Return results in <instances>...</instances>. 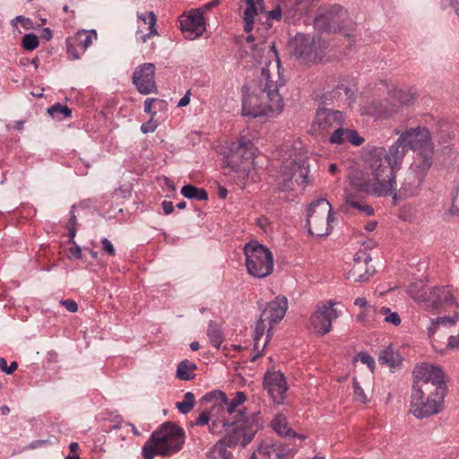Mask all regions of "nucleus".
<instances>
[{
    "mask_svg": "<svg viewBox=\"0 0 459 459\" xmlns=\"http://www.w3.org/2000/svg\"><path fill=\"white\" fill-rule=\"evenodd\" d=\"M406 148L397 139L386 151L383 147L375 148L368 153L366 176L359 184L351 185L345 189L344 203L340 211L348 213L351 209L371 216L374 209L367 204L360 195L361 193L375 196H386L394 191L395 183L394 169L399 166L405 154Z\"/></svg>",
    "mask_w": 459,
    "mask_h": 459,
    "instance_id": "obj_1",
    "label": "nucleus"
},
{
    "mask_svg": "<svg viewBox=\"0 0 459 459\" xmlns=\"http://www.w3.org/2000/svg\"><path fill=\"white\" fill-rule=\"evenodd\" d=\"M259 49L266 53L260 84L247 86V95L242 104V115L252 117L280 113L283 108V100L279 93V88L284 85V80L281 77L280 58L274 43L262 42Z\"/></svg>",
    "mask_w": 459,
    "mask_h": 459,
    "instance_id": "obj_2",
    "label": "nucleus"
},
{
    "mask_svg": "<svg viewBox=\"0 0 459 459\" xmlns=\"http://www.w3.org/2000/svg\"><path fill=\"white\" fill-rule=\"evenodd\" d=\"M413 375L415 380L410 411L418 419L427 418L441 411L446 391L442 369L423 363L414 368Z\"/></svg>",
    "mask_w": 459,
    "mask_h": 459,
    "instance_id": "obj_3",
    "label": "nucleus"
},
{
    "mask_svg": "<svg viewBox=\"0 0 459 459\" xmlns=\"http://www.w3.org/2000/svg\"><path fill=\"white\" fill-rule=\"evenodd\" d=\"M246 400L245 393L240 391L231 399L220 390L205 394L202 398L203 403H213L212 416L215 418L214 422L209 426L211 432L221 433L226 426L248 419L251 413H247L242 406Z\"/></svg>",
    "mask_w": 459,
    "mask_h": 459,
    "instance_id": "obj_4",
    "label": "nucleus"
},
{
    "mask_svg": "<svg viewBox=\"0 0 459 459\" xmlns=\"http://www.w3.org/2000/svg\"><path fill=\"white\" fill-rule=\"evenodd\" d=\"M184 443V429L173 422H166L152 432L142 453L145 459H153L156 455L170 456L180 451Z\"/></svg>",
    "mask_w": 459,
    "mask_h": 459,
    "instance_id": "obj_5",
    "label": "nucleus"
},
{
    "mask_svg": "<svg viewBox=\"0 0 459 459\" xmlns=\"http://www.w3.org/2000/svg\"><path fill=\"white\" fill-rule=\"evenodd\" d=\"M287 308V299L284 296H278L274 300L268 302L262 310L254 332V351L257 353L252 358L253 361L261 356L273 335L274 325L284 317Z\"/></svg>",
    "mask_w": 459,
    "mask_h": 459,
    "instance_id": "obj_6",
    "label": "nucleus"
},
{
    "mask_svg": "<svg viewBox=\"0 0 459 459\" xmlns=\"http://www.w3.org/2000/svg\"><path fill=\"white\" fill-rule=\"evenodd\" d=\"M256 148L249 139L241 137L230 148V152L226 158L227 166L233 170L247 171V179L255 180L256 173L253 168V163L256 157Z\"/></svg>",
    "mask_w": 459,
    "mask_h": 459,
    "instance_id": "obj_7",
    "label": "nucleus"
},
{
    "mask_svg": "<svg viewBox=\"0 0 459 459\" xmlns=\"http://www.w3.org/2000/svg\"><path fill=\"white\" fill-rule=\"evenodd\" d=\"M247 272L254 277L264 278L273 270L272 252L263 245L252 241L244 247Z\"/></svg>",
    "mask_w": 459,
    "mask_h": 459,
    "instance_id": "obj_8",
    "label": "nucleus"
},
{
    "mask_svg": "<svg viewBox=\"0 0 459 459\" xmlns=\"http://www.w3.org/2000/svg\"><path fill=\"white\" fill-rule=\"evenodd\" d=\"M333 221L331 204L325 198L313 202L307 210V226L310 235L328 236Z\"/></svg>",
    "mask_w": 459,
    "mask_h": 459,
    "instance_id": "obj_9",
    "label": "nucleus"
},
{
    "mask_svg": "<svg viewBox=\"0 0 459 459\" xmlns=\"http://www.w3.org/2000/svg\"><path fill=\"white\" fill-rule=\"evenodd\" d=\"M308 165L306 160H289L278 171L276 183L283 191L293 190L295 185L305 188L309 183Z\"/></svg>",
    "mask_w": 459,
    "mask_h": 459,
    "instance_id": "obj_10",
    "label": "nucleus"
},
{
    "mask_svg": "<svg viewBox=\"0 0 459 459\" xmlns=\"http://www.w3.org/2000/svg\"><path fill=\"white\" fill-rule=\"evenodd\" d=\"M311 4L310 0H281L277 6L268 13H264L263 16L265 22H262V27L257 28V30H267L271 28L272 23L270 20L279 21L281 16L289 23H294L296 21L302 18Z\"/></svg>",
    "mask_w": 459,
    "mask_h": 459,
    "instance_id": "obj_11",
    "label": "nucleus"
},
{
    "mask_svg": "<svg viewBox=\"0 0 459 459\" xmlns=\"http://www.w3.org/2000/svg\"><path fill=\"white\" fill-rule=\"evenodd\" d=\"M259 422V413L252 412L248 419L223 428L221 434H225L226 437L222 440H225L228 446L240 445L244 447L252 440L258 430Z\"/></svg>",
    "mask_w": 459,
    "mask_h": 459,
    "instance_id": "obj_12",
    "label": "nucleus"
},
{
    "mask_svg": "<svg viewBox=\"0 0 459 459\" xmlns=\"http://www.w3.org/2000/svg\"><path fill=\"white\" fill-rule=\"evenodd\" d=\"M458 319V315L455 314L453 316L437 317L432 320L431 326L428 329V334L436 351L440 352L444 351L440 338L446 337V335H448V337L446 349L453 350L459 348V328L456 336L453 335V331H451V328L455 326Z\"/></svg>",
    "mask_w": 459,
    "mask_h": 459,
    "instance_id": "obj_13",
    "label": "nucleus"
},
{
    "mask_svg": "<svg viewBox=\"0 0 459 459\" xmlns=\"http://www.w3.org/2000/svg\"><path fill=\"white\" fill-rule=\"evenodd\" d=\"M316 22L325 30L338 31L347 37L352 34L356 26L341 5H334L325 13L318 15Z\"/></svg>",
    "mask_w": 459,
    "mask_h": 459,
    "instance_id": "obj_14",
    "label": "nucleus"
},
{
    "mask_svg": "<svg viewBox=\"0 0 459 459\" xmlns=\"http://www.w3.org/2000/svg\"><path fill=\"white\" fill-rule=\"evenodd\" d=\"M335 302L328 300L319 304L316 310L311 315L310 328L319 336L329 333L332 329V323L339 317V312L333 308Z\"/></svg>",
    "mask_w": 459,
    "mask_h": 459,
    "instance_id": "obj_15",
    "label": "nucleus"
},
{
    "mask_svg": "<svg viewBox=\"0 0 459 459\" xmlns=\"http://www.w3.org/2000/svg\"><path fill=\"white\" fill-rule=\"evenodd\" d=\"M343 123L342 112L326 108H318L311 126V132L315 135H325Z\"/></svg>",
    "mask_w": 459,
    "mask_h": 459,
    "instance_id": "obj_16",
    "label": "nucleus"
},
{
    "mask_svg": "<svg viewBox=\"0 0 459 459\" xmlns=\"http://www.w3.org/2000/svg\"><path fill=\"white\" fill-rule=\"evenodd\" d=\"M293 54L306 61H314L319 57L322 49L320 39L305 34H298L291 42Z\"/></svg>",
    "mask_w": 459,
    "mask_h": 459,
    "instance_id": "obj_17",
    "label": "nucleus"
},
{
    "mask_svg": "<svg viewBox=\"0 0 459 459\" xmlns=\"http://www.w3.org/2000/svg\"><path fill=\"white\" fill-rule=\"evenodd\" d=\"M399 143L408 149L413 150L415 152L424 148L433 145L430 133L425 126L411 127L400 134Z\"/></svg>",
    "mask_w": 459,
    "mask_h": 459,
    "instance_id": "obj_18",
    "label": "nucleus"
},
{
    "mask_svg": "<svg viewBox=\"0 0 459 459\" xmlns=\"http://www.w3.org/2000/svg\"><path fill=\"white\" fill-rule=\"evenodd\" d=\"M132 81L141 94L148 95L158 91L155 82V65L152 63L137 66L133 74Z\"/></svg>",
    "mask_w": 459,
    "mask_h": 459,
    "instance_id": "obj_19",
    "label": "nucleus"
},
{
    "mask_svg": "<svg viewBox=\"0 0 459 459\" xmlns=\"http://www.w3.org/2000/svg\"><path fill=\"white\" fill-rule=\"evenodd\" d=\"M97 39V32L91 30H80L74 37L66 39V49L68 58L77 60Z\"/></svg>",
    "mask_w": 459,
    "mask_h": 459,
    "instance_id": "obj_20",
    "label": "nucleus"
},
{
    "mask_svg": "<svg viewBox=\"0 0 459 459\" xmlns=\"http://www.w3.org/2000/svg\"><path fill=\"white\" fill-rule=\"evenodd\" d=\"M180 28L186 39H195L205 31V22L201 10H192L186 15L180 18Z\"/></svg>",
    "mask_w": 459,
    "mask_h": 459,
    "instance_id": "obj_21",
    "label": "nucleus"
},
{
    "mask_svg": "<svg viewBox=\"0 0 459 459\" xmlns=\"http://www.w3.org/2000/svg\"><path fill=\"white\" fill-rule=\"evenodd\" d=\"M264 385L274 403H283L288 385L282 373L280 371L267 372L264 377Z\"/></svg>",
    "mask_w": 459,
    "mask_h": 459,
    "instance_id": "obj_22",
    "label": "nucleus"
},
{
    "mask_svg": "<svg viewBox=\"0 0 459 459\" xmlns=\"http://www.w3.org/2000/svg\"><path fill=\"white\" fill-rule=\"evenodd\" d=\"M424 178L415 174L413 171H410L409 169L406 171L405 176L401 183L400 188L396 191V188L394 186V191L389 195H393V199L396 201L397 199H405L411 196L416 195L420 189V186L423 183ZM395 183L394 184V186Z\"/></svg>",
    "mask_w": 459,
    "mask_h": 459,
    "instance_id": "obj_23",
    "label": "nucleus"
},
{
    "mask_svg": "<svg viewBox=\"0 0 459 459\" xmlns=\"http://www.w3.org/2000/svg\"><path fill=\"white\" fill-rule=\"evenodd\" d=\"M371 257L363 251L358 252L354 255L353 264L348 272V278L354 281H365L373 274L374 268L368 266Z\"/></svg>",
    "mask_w": 459,
    "mask_h": 459,
    "instance_id": "obj_24",
    "label": "nucleus"
},
{
    "mask_svg": "<svg viewBox=\"0 0 459 459\" xmlns=\"http://www.w3.org/2000/svg\"><path fill=\"white\" fill-rule=\"evenodd\" d=\"M290 449L281 444L271 441L262 443L252 459H290Z\"/></svg>",
    "mask_w": 459,
    "mask_h": 459,
    "instance_id": "obj_25",
    "label": "nucleus"
},
{
    "mask_svg": "<svg viewBox=\"0 0 459 459\" xmlns=\"http://www.w3.org/2000/svg\"><path fill=\"white\" fill-rule=\"evenodd\" d=\"M433 154L434 145L416 152V156L411 167L409 168V170L413 171L416 175L425 178L428 171L433 164Z\"/></svg>",
    "mask_w": 459,
    "mask_h": 459,
    "instance_id": "obj_26",
    "label": "nucleus"
},
{
    "mask_svg": "<svg viewBox=\"0 0 459 459\" xmlns=\"http://www.w3.org/2000/svg\"><path fill=\"white\" fill-rule=\"evenodd\" d=\"M428 308L438 309L445 306H455L453 294L447 287L433 288L429 291Z\"/></svg>",
    "mask_w": 459,
    "mask_h": 459,
    "instance_id": "obj_27",
    "label": "nucleus"
},
{
    "mask_svg": "<svg viewBox=\"0 0 459 459\" xmlns=\"http://www.w3.org/2000/svg\"><path fill=\"white\" fill-rule=\"evenodd\" d=\"M247 8L244 11L243 20L245 22L244 30L249 33L253 29L255 17L262 20L264 14V0H246Z\"/></svg>",
    "mask_w": 459,
    "mask_h": 459,
    "instance_id": "obj_28",
    "label": "nucleus"
},
{
    "mask_svg": "<svg viewBox=\"0 0 459 459\" xmlns=\"http://www.w3.org/2000/svg\"><path fill=\"white\" fill-rule=\"evenodd\" d=\"M352 385L354 400L363 404L367 403L373 392L372 377L368 376V377L365 379H359L354 377Z\"/></svg>",
    "mask_w": 459,
    "mask_h": 459,
    "instance_id": "obj_29",
    "label": "nucleus"
},
{
    "mask_svg": "<svg viewBox=\"0 0 459 459\" xmlns=\"http://www.w3.org/2000/svg\"><path fill=\"white\" fill-rule=\"evenodd\" d=\"M138 20L142 21L144 24L148 25L149 32L143 34L142 30H138L136 31L137 34H142L140 37V40L143 43L147 42L149 39L152 37L157 36L158 31L156 29V15L153 12H147V13H137Z\"/></svg>",
    "mask_w": 459,
    "mask_h": 459,
    "instance_id": "obj_30",
    "label": "nucleus"
},
{
    "mask_svg": "<svg viewBox=\"0 0 459 459\" xmlns=\"http://www.w3.org/2000/svg\"><path fill=\"white\" fill-rule=\"evenodd\" d=\"M430 290L431 289L423 285L421 282H414L409 286L408 293L415 301L425 303L428 307Z\"/></svg>",
    "mask_w": 459,
    "mask_h": 459,
    "instance_id": "obj_31",
    "label": "nucleus"
},
{
    "mask_svg": "<svg viewBox=\"0 0 459 459\" xmlns=\"http://www.w3.org/2000/svg\"><path fill=\"white\" fill-rule=\"evenodd\" d=\"M379 317V308L377 309L373 306H369L358 314L356 320L364 326L372 327L378 322Z\"/></svg>",
    "mask_w": 459,
    "mask_h": 459,
    "instance_id": "obj_32",
    "label": "nucleus"
},
{
    "mask_svg": "<svg viewBox=\"0 0 459 459\" xmlns=\"http://www.w3.org/2000/svg\"><path fill=\"white\" fill-rule=\"evenodd\" d=\"M378 360L381 364H386L390 368H394L401 364L402 357L400 353L390 345L381 352Z\"/></svg>",
    "mask_w": 459,
    "mask_h": 459,
    "instance_id": "obj_33",
    "label": "nucleus"
},
{
    "mask_svg": "<svg viewBox=\"0 0 459 459\" xmlns=\"http://www.w3.org/2000/svg\"><path fill=\"white\" fill-rule=\"evenodd\" d=\"M271 425L275 432L281 436L295 437L296 433L288 424L287 419L281 414L276 415L271 422Z\"/></svg>",
    "mask_w": 459,
    "mask_h": 459,
    "instance_id": "obj_34",
    "label": "nucleus"
},
{
    "mask_svg": "<svg viewBox=\"0 0 459 459\" xmlns=\"http://www.w3.org/2000/svg\"><path fill=\"white\" fill-rule=\"evenodd\" d=\"M225 440L220 439L208 452L207 459H231V453L227 450Z\"/></svg>",
    "mask_w": 459,
    "mask_h": 459,
    "instance_id": "obj_35",
    "label": "nucleus"
},
{
    "mask_svg": "<svg viewBox=\"0 0 459 459\" xmlns=\"http://www.w3.org/2000/svg\"><path fill=\"white\" fill-rule=\"evenodd\" d=\"M181 194L188 199L198 201H205L208 199V194L204 188H198L193 185H185L181 188Z\"/></svg>",
    "mask_w": 459,
    "mask_h": 459,
    "instance_id": "obj_36",
    "label": "nucleus"
},
{
    "mask_svg": "<svg viewBox=\"0 0 459 459\" xmlns=\"http://www.w3.org/2000/svg\"><path fill=\"white\" fill-rule=\"evenodd\" d=\"M196 368L195 364L183 360L178 365L177 377L180 380H191L195 377L193 371Z\"/></svg>",
    "mask_w": 459,
    "mask_h": 459,
    "instance_id": "obj_37",
    "label": "nucleus"
},
{
    "mask_svg": "<svg viewBox=\"0 0 459 459\" xmlns=\"http://www.w3.org/2000/svg\"><path fill=\"white\" fill-rule=\"evenodd\" d=\"M48 113L52 117L62 119L65 117H70L72 115V110L67 106L56 103L48 108Z\"/></svg>",
    "mask_w": 459,
    "mask_h": 459,
    "instance_id": "obj_38",
    "label": "nucleus"
},
{
    "mask_svg": "<svg viewBox=\"0 0 459 459\" xmlns=\"http://www.w3.org/2000/svg\"><path fill=\"white\" fill-rule=\"evenodd\" d=\"M380 317H383L385 323L394 326H398L402 320L398 313L391 311L389 307H382L379 308Z\"/></svg>",
    "mask_w": 459,
    "mask_h": 459,
    "instance_id": "obj_39",
    "label": "nucleus"
},
{
    "mask_svg": "<svg viewBox=\"0 0 459 459\" xmlns=\"http://www.w3.org/2000/svg\"><path fill=\"white\" fill-rule=\"evenodd\" d=\"M194 406H195V394L192 392L186 393L184 395L183 401L178 402L176 403V407L183 414H186L189 411H191L192 409L194 408Z\"/></svg>",
    "mask_w": 459,
    "mask_h": 459,
    "instance_id": "obj_40",
    "label": "nucleus"
},
{
    "mask_svg": "<svg viewBox=\"0 0 459 459\" xmlns=\"http://www.w3.org/2000/svg\"><path fill=\"white\" fill-rule=\"evenodd\" d=\"M392 97L403 105H409L414 100V94L402 89H394Z\"/></svg>",
    "mask_w": 459,
    "mask_h": 459,
    "instance_id": "obj_41",
    "label": "nucleus"
},
{
    "mask_svg": "<svg viewBox=\"0 0 459 459\" xmlns=\"http://www.w3.org/2000/svg\"><path fill=\"white\" fill-rule=\"evenodd\" d=\"M207 335L211 343L217 349L220 348L222 342V334L221 330L213 324H210L207 331Z\"/></svg>",
    "mask_w": 459,
    "mask_h": 459,
    "instance_id": "obj_42",
    "label": "nucleus"
},
{
    "mask_svg": "<svg viewBox=\"0 0 459 459\" xmlns=\"http://www.w3.org/2000/svg\"><path fill=\"white\" fill-rule=\"evenodd\" d=\"M347 129H343L342 126H339L333 130V134L329 138V142L333 144H342L345 143Z\"/></svg>",
    "mask_w": 459,
    "mask_h": 459,
    "instance_id": "obj_43",
    "label": "nucleus"
},
{
    "mask_svg": "<svg viewBox=\"0 0 459 459\" xmlns=\"http://www.w3.org/2000/svg\"><path fill=\"white\" fill-rule=\"evenodd\" d=\"M22 47L29 51H32L39 46V39L33 33L26 34L22 40Z\"/></svg>",
    "mask_w": 459,
    "mask_h": 459,
    "instance_id": "obj_44",
    "label": "nucleus"
},
{
    "mask_svg": "<svg viewBox=\"0 0 459 459\" xmlns=\"http://www.w3.org/2000/svg\"><path fill=\"white\" fill-rule=\"evenodd\" d=\"M351 143L356 146H359L364 142V139L359 135L357 131L347 129L345 143Z\"/></svg>",
    "mask_w": 459,
    "mask_h": 459,
    "instance_id": "obj_45",
    "label": "nucleus"
},
{
    "mask_svg": "<svg viewBox=\"0 0 459 459\" xmlns=\"http://www.w3.org/2000/svg\"><path fill=\"white\" fill-rule=\"evenodd\" d=\"M214 418L212 416V407L211 408L210 411H203L198 418L196 419L195 424L197 426H204L209 423L210 420H212V424L214 422Z\"/></svg>",
    "mask_w": 459,
    "mask_h": 459,
    "instance_id": "obj_46",
    "label": "nucleus"
},
{
    "mask_svg": "<svg viewBox=\"0 0 459 459\" xmlns=\"http://www.w3.org/2000/svg\"><path fill=\"white\" fill-rule=\"evenodd\" d=\"M357 359H359L363 364H366L370 372L372 373L375 368V360L373 357L366 352H359L357 356Z\"/></svg>",
    "mask_w": 459,
    "mask_h": 459,
    "instance_id": "obj_47",
    "label": "nucleus"
},
{
    "mask_svg": "<svg viewBox=\"0 0 459 459\" xmlns=\"http://www.w3.org/2000/svg\"><path fill=\"white\" fill-rule=\"evenodd\" d=\"M18 368V363L15 362V361H13L11 363V365H7V362L6 360L4 359V358H1L0 359V369L8 374V375H11L13 374Z\"/></svg>",
    "mask_w": 459,
    "mask_h": 459,
    "instance_id": "obj_48",
    "label": "nucleus"
},
{
    "mask_svg": "<svg viewBox=\"0 0 459 459\" xmlns=\"http://www.w3.org/2000/svg\"><path fill=\"white\" fill-rule=\"evenodd\" d=\"M101 245L102 250L106 252L109 256H114L116 255L113 244L108 238H103L101 240Z\"/></svg>",
    "mask_w": 459,
    "mask_h": 459,
    "instance_id": "obj_49",
    "label": "nucleus"
},
{
    "mask_svg": "<svg viewBox=\"0 0 459 459\" xmlns=\"http://www.w3.org/2000/svg\"><path fill=\"white\" fill-rule=\"evenodd\" d=\"M61 304L72 313H75L78 310L77 303L74 299H65L61 301Z\"/></svg>",
    "mask_w": 459,
    "mask_h": 459,
    "instance_id": "obj_50",
    "label": "nucleus"
},
{
    "mask_svg": "<svg viewBox=\"0 0 459 459\" xmlns=\"http://www.w3.org/2000/svg\"><path fill=\"white\" fill-rule=\"evenodd\" d=\"M156 127H157L156 125L151 119L148 122H146L141 126V131L143 134L152 133V132L155 131Z\"/></svg>",
    "mask_w": 459,
    "mask_h": 459,
    "instance_id": "obj_51",
    "label": "nucleus"
},
{
    "mask_svg": "<svg viewBox=\"0 0 459 459\" xmlns=\"http://www.w3.org/2000/svg\"><path fill=\"white\" fill-rule=\"evenodd\" d=\"M190 95H191L190 91H187L186 92V94L184 95V97H182L180 99V100L178 101V107L182 108V107L187 106L189 104V102H190Z\"/></svg>",
    "mask_w": 459,
    "mask_h": 459,
    "instance_id": "obj_52",
    "label": "nucleus"
},
{
    "mask_svg": "<svg viewBox=\"0 0 459 459\" xmlns=\"http://www.w3.org/2000/svg\"><path fill=\"white\" fill-rule=\"evenodd\" d=\"M354 305L361 308V310L367 308V307H369L370 305L368 303L367 299L365 298H358L354 301Z\"/></svg>",
    "mask_w": 459,
    "mask_h": 459,
    "instance_id": "obj_53",
    "label": "nucleus"
},
{
    "mask_svg": "<svg viewBox=\"0 0 459 459\" xmlns=\"http://www.w3.org/2000/svg\"><path fill=\"white\" fill-rule=\"evenodd\" d=\"M162 208L165 214H170L174 210L173 203L170 201H164L162 203Z\"/></svg>",
    "mask_w": 459,
    "mask_h": 459,
    "instance_id": "obj_54",
    "label": "nucleus"
},
{
    "mask_svg": "<svg viewBox=\"0 0 459 459\" xmlns=\"http://www.w3.org/2000/svg\"><path fill=\"white\" fill-rule=\"evenodd\" d=\"M69 254L71 256L81 258L82 257V249L79 246H75L69 249Z\"/></svg>",
    "mask_w": 459,
    "mask_h": 459,
    "instance_id": "obj_55",
    "label": "nucleus"
},
{
    "mask_svg": "<svg viewBox=\"0 0 459 459\" xmlns=\"http://www.w3.org/2000/svg\"><path fill=\"white\" fill-rule=\"evenodd\" d=\"M219 3H220L219 0H212V1L205 4L200 10L204 13V12H207V11L211 10L212 8L217 6L219 4Z\"/></svg>",
    "mask_w": 459,
    "mask_h": 459,
    "instance_id": "obj_56",
    "label": "nucleus"
},
{
    "mask_svg": "<svg viewBox=\"0 0 459 459\" xmlns=\"http://www.w3.org/2000/svg\"><path fill=\"white\" fill-rule=\"evenodd\" d=\"M158 101L157 99H147L144 101V112L146 113H152V105L153 102Z\"/></svg>",
    "mask_w": 459,
    "mask_h": 459,
    "instance_id": "obj_57",
    "label": "nucleus"
},
{
    "mask_svg": "<svg viewBox=\"0 0 459 459\" xmlns=\"http://www.w3.org/2000/svg\"><path fill=\"white\" fill-rule=\"evenodd\" d=\"M19 22L22 26L27 27V28H28V25H30V19L25 18V17H23V16H22V15L17 16V17L13 21V22Z\"/></svg>",
    "mask_w": 459,
    "mask_h": 459,
    "instance_id": "obj_58",
    "label": "nucleus"
},
{
    "mask_svg": "<svg viewBox=\"0 0 459 459\" xmlns=\"http://www.w3.org/2000/svg\"><path fill=\"white\" fill-rule=\"evenodd\" d=\"M68 231H69V243H74V238L76 234L75 227L74 226H67Z\"/></svg>",
    "mask_w": 459,
    "mask_h": 459,
    "instance_id": "obj_59",
    "label": "nucleus"
},
{
    "mask_svg": "<svg viewBox=\"0 0 459 459\" xmlns=\"http://www.w3.org/2000/svg\"><path fill=\"white\" fill-rule=\"evenodd\" d=\"M227 195H228V190L223 186H220L218 189L219 197L221 199H225L227 197Z\"/></svg>",
    "mask_w": 459,
    "mask_h": 459,
    "instance_id": "obj_60",
    "label": "nucleus"
},
{
    "mask_svg": "<svg viewBox=\"0 0 459 459\" xmlns=\"http://www.w3.org/2000/svg\"><path fill=\"white\" fill-rule=\"evenodd\" d=\"M376 227H377V221H372L366 224L365 229L368 231H373L376 229Z\"/></svg>",
    "mask_w": 459,
    "mask_h": 459,
    "instance_id": "obj_61",
    "label": "nucleus"
},
{
    "mask_svg": "<svg viewBox=\"0 0 459 459\" xmlns=\"http://www.w3.org/2000/svg\"><path fill=\"white\" fill-rule=\"evenodd\" d=\"M43 37L47 39V40H49L51 38H52V31L50 29L48 28H46L43 30Z\"/></svg>",
    "mask_w": 459,
    "mask_h": 459,
    "instance_id": "obj_62",
    "label": "nucleus"
},
{
    "mask_svg": "<svg viewBox=\"0 0 459 459\" xmlns=\"http://www.w3.org/2000/svg\"><path fill=\"white\" fill-rule=\"evenodd\" d=\"M69 448L72 453H75L79 449V445L75 442H73L70 444Z\"/></svg>",
    "mask_w": 459,
    "mask_h": 459,
    "instance_id": "obj_63",
    "label": "nucleus"
},
{
    "mask_svg": "<svg viewBox=\"0 0 459 459\" xmlns=\"http://www.w3.org/2000/svg\"><path fill=\"white\" fill-rule=\"evenodd\" d=\"M76 223H77L76 216L73 213V214L71 215V217H70L68 226H74V227H75Z\"/></svg>",
    "mask_w": 459,
    "mask_h": 459,
    "instance_id": "obj_64",
    "label": "nucleus"
}]
</instances>
